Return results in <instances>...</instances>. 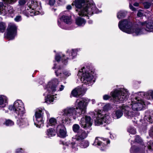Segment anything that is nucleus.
Masks as SVG:
<instances>
[{
	"mask_svg": "<svg viewBox=\"0 0 153 153\" xmlns=\"http://www.w3.org/2000/svg\"><path fill=\"white\" fill-rule=\"evenodd\" d=\"M44 112V108H38L35 112V116L36 119V122H34V125L36 127L40 128L43 126L44 120L43 117Z\"/></svg>",
	"mask_w": 153,
	"mask_h": 153,
	"instance_id": "1a4fd4ad",
	"label": "nucleus"
},
{
	"mask_svg": "<svg viewBox=\"0 0 153 153\" xmlns=\"http://www.w3.org/2000/svg\"><path fill=\"white\" fill-rule=\"evenodd\" d=\"M79 102L78 104L77 112L80 114H84L86 111V106L87 105L90 100L86 98L82 97L79 98Z\"/></svg>",
	"mask_w": 153,
	"mask_h": 153,
	"instance_id": "9b49d317",
	"label": "nucleus"
},
{
	"mask_svg": "<svg viewBox=\"0 0 153 153\" xmlns=\"http://www.w3.org/2000/svg\"><path fill=\"white\" fill-rule=\"evenodd\" d=\"M94 72L90 70H87L83 67L79 71L78 75L81 76V80L86 85H91L94 82Z\"/></svg>",
	"mask_w": 153,
	"mask_h": 153,
	"instance_id": "39448f33",
	"label": "nucleus"
},
{
	"mask_svg": "<svg viewBox=\"0 0 153 153\" xmlns=\"http://www.w3.org/2000/svg\"><path fill=\"white\" fill-rule=\"evenodd\" d=\"M66 53H68L69 55H68V56L66 58H65V54H63L61 56L59 53H56L55 55V60L53 61V62L55 63L57 62L59 63L61 61L64 65H66L68 64V59H73L76 58V49H72L69 52V50H68Z\"/></svg>",
	"mask_w": 153,
	"mask_h": 153,
	"instance_id": "423d86ee",
	"label": "nucleus"
},
{
	"mask_svg": "<svg viewBox=\"0 0 153 153\" xmlns=\"http://www.w3.org/2000/svg\"><path fill=\"white\" fill-rule=\"evenodd\" d=\"M54 100L53 95H47L46 98L45 99V102L48 104H50Z\"/></svg>",
	"mask_w": 153,
	"mask_h": 153,
	"instance_id": "2f4dec72",
	"label": "nucleus"
},
{
	"mask_svg": "<svg viewBox=\"0 0 153 153\" xmlns=\"http://www.w3.org/2000/svg\"><path fill=\"white\" fill-rule=\"evenodd\" d=\"M128 131L132 134H135L136 133V130L133 127H130L128 130Z\"/></svg>",
	"mask_w": 153,
	"mask_h": 153,
	"instance_id": "a19ab883",
	"label": "nucleus"
},
{
	"mask_svg": "<svg viewBox=\"0 0 153 153\" xmlns=\"http://www.w3.org/2000/svg\"><path fill=\"white\" fill-rule=\"evenodd\" d=\"M109 143V141L107 139H104L100 137H97L96 138L93 145L94 146L97 145L101 146V150L103 151L105 149L107 144Z\"/></svg>",
	"mask_w": 153,
	"mask_h": 153,
	"instance_id": "ddd939ff",
	"label": "nucleus"
},
{
	"mask_svg": "<svg viewBox=\"0 0 153 153\" xmlns=\"http://www.w3.org/2000/svg\"><path fill=\"white\" fill-rule=\"evenodd\" d=\"M77 2V8H81V11L79 12L80 16L86 15L87 14L92 15L94 13H97L99 11L96 8L92 1H79Z\"/></svg>",
	"mask_w": 153,
	"mask_h": 153,
	"instance_id": "f03ea898",
	"label": "nucleus"
},
{
	"mask_svg": "<svg viewBox=\"0 0 153 153\" xmlns=\"http://www.w3.org/2000/svg\"><path fill=\"white\" fill-rule=\"evenodd\" d=\"M24 14L27 17L30 16H33L35 15L41 14V12L39 10H32V8L29 7V9H26L25 8V10L23 12Z\"/></svg>",
	"mask_w": 153,
	"mask_h": 153,
	"instance_id": "aec40b11",
	"label": "nucleus"
},
{
	"mask_svg": "<svg viewBox=\"0 0 153 153\" xmlns=\"http://www.w3.org/2000/svg\"><path fill=\"white\" fill-rule=\"evenodd\" d=\"M24 151L21 148H19L16 150V153H24Z\"/></svg>",
	"mask_w": 153,
	"mask_h": 153,
	"instance_id": "de8ad7c7",
	"label": "nucleus"
},
{
	"mask_svg": "<svg viewBox=\"0 0 153 153\" xmlns=\"http://www.w3.org/2000/svg\"><path fill=\"white\" fill-rule=\"evenodd\" d=\"M148 148L150 149H153V143L152 142V143H149V144H148Z\"/></svg>",
	"mask_w": 153,
	"mask_h": 153,
	"instance_id": "8fccbe9b",
	"label": "nucleus"
},
{
	"mask_svg": "<svg viewBox=\"0 0 153 153\" xmlns=\"http://www.w3.org/2000/svg\"><path fill=\"white\" fill-rule=\"evenodd\" d=\"M91 118L90 117L85 116L82 118L80 121V124L82 127L86 128L90 127L92 125Z\"/></svg>",
	"mask_w": 153,
	"mask_h": 153,
	"instance_id": "a211bd4d",
	"label": "nucleus"
},
{
	"mask_svg": "<svg viewBox=\"0 0 153 153\" xmlns=\"http://www.w3.org/2000/svg\"><path fill=\"white\" fill-rule=\"evenodd\" d=\"M101 111H95L94 113L95 115L96 114L97 115L95 122L96 125H103L105 126V124H107L110 123L111 118L110 117L106 114L104 115L101 114Z\"/></svg>",
	"mask_w": 153,
	"mask_h": 153,
	"instance_id": "0eeeda50",
	"label": "nucleus"
},
{
	"mask_svg": "<svg viewBox=\"0 0 153 153\" xmlns=\"http://www.w3.org/2000/svg\"><path fill=\"white\" fill-rule=\"evenodd\" d=\"M111 95L115 102L121 103L127 100L129 94L127 89L120 88L115 90L111 93Z\"/></svg>",
	"mask_w": 153,
	"mask_h": 153,
	"instance_id": "20e7f679",
	"label": "nucleus"
},
{
	"mask_svg": "<svg viewBox=\"0 0 153 153\" xmlns=\"http://www.w3.org/2000/svg\"><path fill=\"white\" fill-rule=\"evenodd\" d=\"M27 5L29 7L32 8V10H40L41 6L40 2H38L37 1H29Z\"/></svg>",
	"mask_w": 153,
	"mask_h": 153,
	"instance_id": "f3484780",
	"label": "nucleus"
},
{
	"mask_svg": "<svg viewBox=\"0 0 153 153\" xmlns=\"http://www.w3.org/2000/svg\"><path fill=\"white\" fill-rule=\"evenodd\" d=\"M57 123L56 120L54 117H51L49 120L47 126L48 127L49 126H54Z\"/></svg>",
	"mask_w": 153,
	"mask_h": 153,
	"instance_id": "7c9ffc66",
	"label": "nucleus"
},
{
	"mask_svg": "<svg viewBox=\"0 0 153 153\" xmlns=\"http://www.w3.org/2000/svg\"><path fill=\"white\" fill-rule=\"evenodd\" d=\"M140 95H143L148 100L150 99L151 97L153 99V91L149 90L146 93H145L144 92H141L140 93Z\"/></svg>",
	"mask_w": 153,
	"mask_h": 153,
	"instance_id": "a878e982",
	"label": "nucleus"
},
{
	"mask_svg": "<svg viewBox=\"0 0 153 153\" xmlns=\"http://www.w3.org/2000/svg\"><path fill=\"white\" fill-rule=\"evenodd\" d=\"M145 120H147L150 123H153V112L149 114V112H146L144 118Z\"/></svg>",
	"mask_w": 153,
	"mask_h": 153,
	"instance_id": "393cba45",
	"label": "nucleus"
},
{
	"mask_svg": "<svg viewBox=\"0 0 153 153\" xmlns=\"http://www.w3.org/2000/svg\"><path fill=\"white\" fill-rule=\"evenodd\" d=\"M59 84L57 79H54L49 82L47 86V90L49 93L55 92L56 90V88Z\"/></svg>",
	"mask_w": 153,
	"mask_h": 153,
	"instance_id": "4468645a",
	"label": "nucleus"
},
{
	"mask_svg": "<svg viewBox=\"0 0 153 153\" xmlns=\"http://www.w3.org/2000/svg\"><path fill=\"white\" fill-rule=\"evenodd\" d=\"M64 88V86L63 85H61V87L59 88V91H62L63 90Z\"/></svg>",
	"mask_w": 153,
	"mask_h": 153,
	"instance_id": "bf43d9fd",
	"label": "nucleus"
},
{
	"mask_svg": "<svg viewBox=\"0 0 153 153\" xmlns=\"http://www.w3.org/2000/svg\"><path fill=\"white\" fill-rule=\"evenodd\" d=\"M74 137H72V139L71 141H70L69 144L71 145L73 149L75 148L74 145L76 143V135L74 136Z\"/></svg>",
	"mask_w": 153,
	"mask_h": 153,
	"instance_id": "4c0bfd02",
	"label": "nucleus"
},
{
	"mask_svg": "<svg viewBox=\"0 0 153 153\" xmlns=\"http://www.w3.org/2000/svg\"><path fill=\"white\" fill-rule=\"evenodd\" d=\"M72 8V7L70 5H68L66 7V9L68 10H70Z\"/></svg>",
	"mask_w": 153,
	"mask_h": 153,
	"instance_id": "13d9d810",
	"label": "nucleus"
},
{
	"mask_svg": "<svg viewBox=\"0 0 153 153\" xmlns=\"http://www.w3.org/2000/svg\"><path fill=\"white\" fill-rule=\"evenodd\" d=\"M46 134L49 137L54 136L56 135V131H55V130L53 128H49L47 130Z\"/></svg>",
	"mask_w": 153,
	"mask_h": 153,
	"instance_id": "cd10ccee",
	"label": "nucleus"
},
{
	"mask_svg": "<svg viewBox=\"0 0 153 153\" xmlns=\"http://www.w3.org/2000/svg\"><path fill=\"white\" fill-rule=\"evenodd\" d=\"M61 22L59 21V20H58V26H59V27L61 26Z\"/></svg>",
	"mask_w": 153,
	"mask_h": 153,
	"instance_id": "0e129e2a",
	"label": "nucleus"
},
{
	"mask_svg": "<svg viewBox=\"0 0 153 153\" xmlns=\"http://www.w3.org/2000/svg\"><path fill=\"white\" fill-rule=\"evenodd\" d=\"M102 108L104 109L105 110H108L110 107V105L109 104H103Z\"/></svg>",
	"mask_w": 153,
	"mask_h": 153,
	"instance_id": "49530a36",
	"label": "nucleus"
},
{
	"mask_svg": "<svg viewBox=\"0 0 153 153\" xmlns=\"http://www.w3.org/2000/svg\"><path fill=\"white\" fill-rule=\"evenodd\" d=\"M79 126L77 125V140L79 142L83 140L88 135L87 133L85 131L82 130H78Z\"/></svg>",
	"mask_w": 153,
	"mask_h": 153,
	"instance_id": "6ab92c4d",
	"label": "nucleus"
},
{
	"mask_svg": "<svg viewBox=\"0 0 153 153\" xmlns=\"http://www.w3.org/2000/svg\"><path fill=\"white\" fill-rule=\"evenodd\" d=\"M75 23L76 24V18H75Z\"/></svg>",
	"mask_w": 153,
	"mask_h": 153,
	"instance_id": "774afa93",
	"label": "nucleus"
},
{
	"mask_svg": "<svg viewBox=\"0 0 153 153\" xmlns=\"http://www.w3.org/2000/svg\"><path fill=\"white\" fill-rule=\"evenodd\" d=\"M9 109L13 111L16 118H19L17 120L16 124L19 126L24 125V123L22 121L23 118L22 117L25 113V110L22 101L19 100L16 101L13 105L9 106Z\"/></svg>",
	"mask_w": 153,
	"mask_h": 153,
	"instance_id": "7ed1b4c3",
	"label": "nucleus"
},
{
	"mask_svg": "<svg viewBox=\"0 0 153 153\" xmlns=\"http://www.w3.org/2000/svg\"><path fill=\"white\" fill-rule=\"evenodd\" d=\"M121 108L124 112V116L126 118L131 119L134 117V113L132 111L130 108L128 106L123 104Z\"/></svg>",
	"mask_w": 153,
	"mask_h": 153,
	"instance_id": "dca6fc26",
	"label": "nucleus"
},
{
	"mask_svg": "<svg viewBox=\"0 0 153 153\" xmlns=\"http://www.w3.org/2000/svg\"><path fill=\"white\" fill-rule=\"evenodd\" d=\"M92 21L91 20H89L88 22V23L89 24H91L92 23Z\"/></svg>",
	"mask_w": 153,
	"mask_h": 153,
	"instance_id": "338daca9",
	"label": "nucleus"
},
{
	"mask_svg": "<svg viewBox=\"0 0 153 153\" xmlns=\"http://www.w3.org/2000/svg\"><path fill=\"white\" fill-rule=\"evenodd\" d=\"M62 74H64V76L66 77H68L71 75V74L69 72L66 70L62 71Z\"/></svg>",
	"mask_w": 153,
	"mask_h": 153,
	"instance_id": "c03bdc74",
	"label": "nucleus"
},
{
	"mask_svg": "<svg viewBox=\"0 0 153 153\" xmlns=\"http://www.w3.org/2000/svg\"><path fill=\"white\" fill-rule=\"evenodd\" d=\"M87 89L83 86L78 87L77 89V98L78 97L81 98V97L85 94Z\"/></svg>",
	"mask_w": 153,
	"mask_h": 153,
	"instance_id": "4be33fe9",
	"label": "nucleus"
},
{
	"mask_svg": "<svg viewBox=\"0 0 153 153\" xmlns=\"http://www.w3.org/2000/svg\"><path fill=\"white\" fill-rule=\"evenodd\" d=\"M64 112L63 114L65 116H66L68 118V119H65L64 120L65 123V124L67 123L68 120H72L71 118H72V117L74 119H76V117L74 116V114L76 115V112L75 108L73 107L67 108L64 109Z\"/></svg>",
	"mask_w": 153,
	"mask_h": 153,
	"instance_id": "f8f14e48",
	"label": "nucleus"
},
{
	"mask_svg": "<svg viewBox=\"0 0 153 153\" xmlns=\"http://www.w3.org/2000/svg\"><path fill=\"white\" fill-rule=\"evenodd\" d=\"M44 111H45L47 115V118H49L50 117V114L48 112L44 109Z\"/></svg>",
	"mask_w": 153,
	"mask_h": 153,
	"instance_id": "052dcab7",
	"label": "nucleus"
},
{
	"mask_svg": "<svg viewBox=\"0 0 153 153\" xmlns=\"http://www.w3.org/2000/svg\"><path fill=\"white\" fill-rule=\"evenodd\" d=\"M131 103L132 109L137 111L141 110L146 105L149 104L148 102L145 101L138 97L132 99Z\"/></svg>",
	"mask_w": 153,
	"mask_h": 153,
	"instance_id": "6e6552de",
	"label": "nucleus"
},
{
	"mask_svg": "<svg viewBox=\"0 0 153 153\" xmlns=\"http://www.w3.org/2000/svg\"><path fill=\"white\" fill-rule=\"evenodd\" d=\"M143 5H144V7L145 8L148 9L150 7L151 5V4L150 3L148 2H146L143 3Z\"/></svg>",
	"mask_w": 153,
	"mask_h": 153,
	"instance_id": "37998d69",
	"label": "nucleus"
},
{
	"mask_svg": "<svg viewBox=\"0 0 153 153\" xmlns=\"http://www.w3.org/2000/svg\"><path fill=\"white\" fill-rule=\"evenodd\" d=\"M62 1H57V4H56V1H46V3H47L51 7L54 5L57 6L61 5V3Z\"/></svg>",
	"mask_w": 153,
	"mask_h": 153,
	"instance_id": "bb28decb",
	"label": "nucleus"
},
{
	"mask_svg": "<svg viewBox=\"0 0 153 153\" xmlns=\"http://www.w3.org/2000/svg\"><path fill=\"white\" fill-rule=\"evenodd\" d=\"M85 23V21L83 18H79L77 19V25L79 26H83Z\"/></svg>",
	"mask_w": 153,
	"mask_h": 153,
	"instance_id": "e433bc0d",
	"label": "nucleus"
},
{
	"mask_svg": "<svg viewBox=\"0 0 153 153\" xmlns=\"http://www.w3.org/2000/svg\"><path fill=\"white\" fill-rule=\"evenodd\" d=\"M72 5L74 6V5L75 7V11H76V1H74L73 3L72 4Z\"/></svg>",
	"mask_w": 153,
	"mask_h": 153,
	"instance_id": "4d7b16f0",
	"label": "nucleus"
},
{
	"mask_svg": "<svg viewBox=\"0 0 153 153\" xmlns=\"http://www.w3.org/2000/svg\"><path fill=\"white\" fill-rule=\"evenodd\" d=\"M17 28L15 24L8 25L6 30V37L10 40L13 39L17 34Z\"/></svg>",
	"mask_w": 153,
	"mask_h": 153,
	"instance_id": "9d476101",
	"label": "nucleus"
},
{
	"mask_svg": "<svg viewBox=\"0 0 153 153\" xmlns=\"http://www.w3.org/2000/svg\"><path fill=\"white\" fill-rule=\"evenodd\" d=\"M4 3L0 2V10L2 9H3L6 11V10L9 11L8 9V7L11 8L8 4L9 1H2Z\"/></svg>",
	"mask_w": 153,
	"mask_h": 153,
	"instance_id": "5701e85b",
	"label": "nucleus"
},
{
	"mask_svg": "<svg viewBox=\"0 0 153 153\" xmlns=\"http://www.w3.org/2000/svg\"><path fill=\"white\" fill-rule=\"evenodd\" d=\"M140 25H133L130 21L126 19L120 21L118 23V27L120 30L133 36H138L147 32H153V22H142L140 23Z\"/></svg>",
	"mask_w": 153,
	"mask_h": 153,
	"instance_id": "f257e3e1",
	"label": "nucleus"
},
{
	"mask_svg": "<svg viewBox=\"0 0 153 153\" xmlns=\"http://www.w3.org/2000/svg\"><path fill=\"white\" fill-rule=\"evenodd\" d=\"M127 14V12L125 10H121L117 14V17L119 19H122L125 17Z\"/></svg>",
	"mask_w": 153,
	"mask_h": 153,
	"instance_id": "c756f323",
	"label": "nucleus"
},
{
	"mask_svg": "<svg viewBox=\"0 0 153 153\" xmlns=\"http://www.w3.org/2000/svg\"><path fill=\"white\" fill-rule=\"evenodd\" d=\"M63 67L61 65H59L57 67V69L55 71V73L56 76H62V70L63 69Z\"/></svg>",
	"mask_w": 153,
	"mask_h": 153,
	"instance_id": "c85d7f7f",
	"label": "nucleus"
},
{
	"mask_svg": "<svg viewBox=\"0 0 153 153\" xmlns=\"http://www.w3.org/2000/svg\"><path fill=\"white\" fill-rule=\"evenodd\" d=\"M6 24L5 23L0 22V33L4 32L6 29Z\"/></svg>",
	"mask_w": 153,
	"mask_h": 153,
	"instance_id": "72a5a7b5",
	"label": "nucleus"
},
{
	"mask_svg": "<svg viewBox=\"0 0 153 153\" xmlns=\"http://www.w3.org/2000/svg\"><path fill=\"white\" fill-rule=\"evenodd\" d=\"M54 66L52 67V69H56V66H57V64L56 63H54Z\"/></svg>",
	"mask_w": 153,
	"mask_h": 153,
	"instance_id": "680f3d73",
	"label": "nucleus"
},
{
	"mask_svg": "<svg viewBox=\"0 0 153 153\" xmlns=\"http://www.w3.org/2000/svg\"><path fill=\"white\" fill-rule=\"evenodd\" d=\"M22 19L21 16L20 15L16 16L14 19V20L16 22L20 21Z\"/></svg>",
	"mask_w": 153,
	"mask_h": 153,
	"instance_id": "a18cd8bd",
	"label": "nucleus"
},
{
	"mask_svg": "<svg viewBox=\"0 0 153 153\" xmlns=\"http://www.w3.org/2000/svg\"><path fill=\"white\" fill-rule=\"evenodd\" d=\"M73 130L74 132H76V124H74L73 126Z\"/></svg>",
	"mask_w": 153,
	"mask_h": 153,
	"instance_id": "603ef678",
	"label": "nucleus"
},
{
	"mask_svg": "<svg viewBox=\"0 0 153 153\" xmlns=\"http://www.w3.org/2000/svg\"><path fill=\"white\" fill-rule=\"evenodd\" d=\"M123 107V105L119 107V109L114 111L112 113V117L115 119H117L120 118L123 115V110L121 108Z\"/></svg>",
	"mask_w": 153,
	"mask_h": 153,
	"instance_id": "412c9836",
	"label": "nucleus"
},
{
	"mask_svg": "<svg viewBox=\"0 0 153 153\" xmlns=\"http://www.w3.org/2000/svg\"><path fill=\"white\" fill-rule=\"evenodd\" d=\"M76 97V87L71 92L70 95V97Z\"/></svg>",
	"mask_w": 153,
	"mask_h": 153,
	"instance_id": "ea45409f",
	"label": "nucleus"
},
{
	"mask_svg": "<svg viewBox=\"0 0 153 153\" xmlns=\"http://www.w3.org/2000/svg\"><path fill=\"white\" fill-rule=\"evenodd\" d=\"M60 21H63L66 24H71V16L63 15L60 18Z\"/></svg>",
	"mask_w": 153,
	"mask_h": 153,
	"instance_id": "b1692460",
	"label": "nucleus"
},
{
	"mask_svg": "<svg viewBox=\"0 0 153 153\" xmlns=\"http://www.w3.org/2000/svg\"><path fill=\"white\" fill-rule=\"evenodd\" d=\"M80 141V143H79V146L81 148H85L88 146L89 143L88 141L82 140Z\"/></svg>",
	"mask_w": 153,
	"mask_h": 153,
	"instance_id": "c9c22d12",
	"label": "nucleus"
},
{
	"mask_svg": "<svg viewBox=\"0 0 153 153\" xmlns=\"http://www.w3.org/2000/svg\"><path fill=\"white\" fill-rule=\"evenodd\" d=\"M3 124L7 126H11L14 125V122L10 119H6Z\"/></svg>",
	"mask_w": 153,
	"mask_h": 153,
	"instance_id": "f704fd0d",
	"label": "nucleus"
},
{
	"mask_svg": "<svg viewBox=\"0 0 153 153\" xmlns=\"http://www.w3.org/2000/svg\"><path fill=\"white\" fill-rule=\"evenodd\" d=\"M130 151L131 153H142L139 148L135 146H132Z\"/></svg>",
	"mask_w": 153,
	"mask_h": 153,
	"instance_id": "473e14b6",
	"label": "nucleus"
},
{
	"mask_svg": "<svg viewBox=\"0 0 153 153\" xmlns=\"http://www.w3.org/2000/svg\"><path fill=\"white\" fill-rule=\"evenodd\" d=\"M141 11H142L141 10ZM143 14L141 12V10H139L138 11L137 13V16L139 17H141L143 16Z\"/></svg>",
	"mask_w": 153,
	"mask_h": 153,
	"instance_id": "5fc2aeb1",
	"label": "nucleus"
},
{
	"mask_svg": "<svg viewBox=\"0 0 153 153\" xmlns=\"http://www.w3.org/2000/svg\"><path fill=\"white\" fill-rule=\"evenodd\" d=\"M149 133L150 136H153V127L149 130Z\"/></svg>",
	"mask_w": 153,
	"mask_h": 153,
	"instance_id": "3c124183",
	"label": "nucleus"
},
{
	"mask_svg": "<svg viewBox=\"0 0 153 153\" xmlns=\"http://www.w3.org/2000/svg\"><path fill=\"white\" fill-rule=\"evenodd\" d=\"M134 5L135 6L138 7L139 6V4L137 2H135L134 4Z\"/></svg>",
	"mask_w": 153,
	"mask_h": 153,
	"instance_id": "e2e57ef3",
	"label": "nucleus"
},
{
	"mask_svg": "<svg viewBox=\"0 0 153 153\" xmlns=\"http://www.w3.org/2000/svg\"><path fill=\"white\" fill-rule=\"evenodd\" d=\"M109 98H110V96L107 95H105L103 96V99L105 100H108Z\"/></svg>",
	"mask_w": 153,
	"mask_h": 153,
	"instance_id": "864d4df0",
	"label": "nucleus"
},
{
	"mask_svg": "<svg viewBox=\"0 0 153 153\" xmlns=\"http://www.w3.org/2000/svg\"><path fill=\"white\" fill-rule=\"evenodd\" d=\"M6 100L5 101V102H4V100L3 97L1 96L0 95V107L4 108L6 106V104L5 103H6Z\"/></svg>",
	"mask_w": 153,
	"mask_h": 153,
	"instance_id": "58836bf2",
	"label": "nucleus"
},
{
	"mask_svg": "<svg viewBox=\"0 0 153 153\" xmlns=\"http://www.w3.org/2000/svg\"><path fill=\"white\" fill-rule=\"evenodd\" d=\"M91 101L92 102V104H94L95 103V100L94 99H92L91 100Z\"/></svg>",
	"mask_w": 153,
	"mask_h": 153,
	"instance_id": "69168bd1",
	"label": "nucleus"
},
{
	"mask_svg": "<svg viewBox=\"0 0 153 153\" xmlns=\"http://www.w3.org/2000/svg\"><path fill=\"white\" fill-rule=\"evenodd\" d=\"M56 133L58 136L62 138H64L67 136L66 128L63 125H59L57 126Z\"/></svg>",
	"mask_w": 153,
	"mask_h": 153,
	"instance_id": "2eb2a0df",
	"label": "nucleus"
},
{
	"mask_svg": "<svg viewBox=\"0 0 153 153\" xmlns=\"http://www.w3.org/2000/svg\"><path fill=\"white\" fill-rule=\"evenodd\" d=\"M26 2V1H19V5L22 7L25 5Z\"/></svg>",
	"mask_w": 153,
	"mask_h": 153,
	"instance_id": "79ce46f5",
	"label": "nucleus"
},
{
	"mask_svg": "<svg viewBox=\"0 0 153 153\" xmlns=\"http://www.w3.org/2000/svg\"><path fill=\"white\" fill-rule=\"evenodd\" d=\"M135 140L136 142L138 143H140L141 142L142 140L141 138L138 136H136L135 139Z\"/></svg>",
	"mask_w": 153,
	"mask_h": 153,
	"instance_id": "09e8293b",
	"label": "nucleus"
},
{
	"mask_svg": "<svg viewBox=\"0 0 153 153\" xmlns=\"http://www.w3.org/2000/svg\"><path fill=\"white\" fill-rule=\"evenodd\" d=\"M129 7L133 11H135L136 10V8L134 7L130 3L129 4Z\"/></svg>",
	"mask_w": 153,
	"mask_h": 153,
	"instance_id": "6e6d98bb",
	"label": "nucleus"
}]
</instances>
